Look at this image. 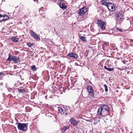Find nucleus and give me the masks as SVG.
<instances>
[{
	"mask_svg": "<svg viewBox=\"0 0 133 133\" xmlns=\"http://www.w3.org/2000/svg\"><path fill=\"white\" fill-rule=\"evenodd\" d=\"M109 110V106L105 104L100 106L98 108L97 115V116L102 115L104 113L107 112Z\"/></svg>",
	"mask_w": 133,
	"mask_h": 133,
	"instance_id": "f257e3e1",
	"label": "nucleus"
},
{
	"mask_svg": "<svg viewBox=\"0 0 133 133\" xmlns=\"http://www.w3.org/2000/svg\"><path fill=\"white\" fill-rule=\"evenodd\" d=\"M28 123H19L17 125L18 129L20 130L26 131L28 129Z\"/></svg>",
	"mask_w": 133,
	"mask_h": 133,
	"instance_id": "f03ea898",
	"label": "nucleus"
},
{
	"mask_svg": "<svg viewBox=\"0 0 133 133\" xmlns=\"http://www.w3.org/2000/svg\"><path fill=\"white\" fill-rule=\"evenodd\" d=\"M6 60L9 61H13L15 64L20 62V58L18 57L12 55L11 56L10 54H9V57Z\"/></svg>",
	"mask_w": 133,
	"mask_h": 133,
	"instance_id": "7ed1b4c3",
	"label": "nucleus"
},
{
	"mask_svg": "<svg viewBox=\"0 0 133 133\" xmlns=\"http://www.w3.org/2000/svg\"><path fill=\"white\" fill-rule=\"evenodd\" d=\"M97 24L98 26L100 27L102 30H103L105 29L106 24L104 22L99 19L98 21Z\"/></svg>",
	"mask_w": 133,
	"mask_h": 133,
	"instance_id": "20e7f679",
	"label": "nucleus"
},
{
	"mask_svg": "<svg viewBox=\"0 0 133 133\" xmlns=\"http://www.w3.org/2000/svg\"><path fill=\"white\" fill-rule=\"evenodd\" d=\"M87 90L88 92L89 95L92 97H94V91L92 86L89 85L87 87Z\"/></svg>",
	"mask_w": 133,
	"mask_h": 133,
	"instance_id": "39448f33",
	"label": "nucleus"
},
{
	"mask_svg": "<svg viewBox=\"0 0 133 133\" xmlns=\"http://www.w3.org/2000/svg\"><path fill=\"white\" fill-rule=\"evenodd\" d=\"M87 9L85 7H83L78 12V14L79 15L81 16H83L87 12Z\"/></svg>",
	"mask_w": 133,
	"mask_h": 133,
	"instance_id": "423d86ee",
	"label": "nucleus"
},
{
	"mask_svg": "<svg viewBox=\"0 0 133 133\" xmlns=\"http://www.w3.org/2000/svg\"><path fill=\"white\" fill-rule=\"evenodd\" d=\"M115 16L116 17L117 20L118 21H120L122 20V19L123 17V14L121 12L114 13Z\"/></svg>",
	"mask_w": 133,
	"mask_h": 133,
	"instance_id": "0eeeda50",
	"label": "nucleus"
},
{
	"mask_svg": "<svg viewBox=\"0 0 133 133\" xmlns=\"http://www.w3.org/2000/svg\"><path fill=\"white\" fill-rule=\"evenodd\" d=\"M30 33L31 36L33 37L35 39L38 40L40 39V37L38 35L31 30H30Z\"/></svg>",
	"mask_w": 133,
	"mask_h": 133,
	"instance_id": "6e6552de",
	"label": "nucleus"
},
{
	"mask_svg": "<svg viewBox=\"0 0 133 133\" xmlns=\"http://www.w3.org/2000/svg\"><path fill=\"white\" fill-rule=\"evenodd\" d=\"M69 121L72 125L77 127L79 123L78 121L76 120L74 118L71 117L69 120Z\"/></svg>",
	"mask_w": 133,
	"mask_h": 133,
	"instance_id": "1a4fd4ad",
	"label": "nucleus"
},
{
	"mask_svg": "<svg viewBox=\"0 0 133 133\" xmlns=\"http://www.w3.org/2000/svg\"><path fill=\"white\" fill-rule=\"evenodd\" d=\"M67 56L68 57H72L73 59H77L78 57L77 55L73 52L69 53L67 55Z\"/></svg>",
	"mask_w": 133,
	"mask_h": 133,
	"instance_id": "9d476101",
	"label": "nucleus"
},
{
	"mask_svg": "<svg viewBox=\"0 0 133 133\" xmlns=\"http://www.w3.org/2000/svg\"><path fill=\"white\" fill-rule=\"evenodd\" d=\"M5 15H2L0 14V22H2L3 21H5L9 19V17L7 16L6 17V18H4L5 17Z\"/></svg>",
	"mask_w": 133,
	"mask_h": 133,
	"instance_id": "9b49d317",
	"label": "nucleus"
},
{
	"mask_svg": "<svg viewBox=\"0 0 133 133\" xmlns=\"http://www.w3.org/2000/svg\"><path fill=\"white\" fill-rule=\"evenodd\" d=\"M70 128V125H67L66 126H64V127L61 129V131L62 133H64L66 130L69 129Z\"/></svg>",
	"mask_w": 133,
	"mask_h": 133,
	"instance_id": "f8f14e48",
	"label": "nucleus"
},
{
	"mask_svg": "<svg viewBox=\"0 0 133 133\" xmlns=\"http://www.w3.org/2000/svg\"><path fill=\"white\" fill-rule=\"evenodd\" d=\"M114 5L111 3H109L107 6L109 10H113L114 9Z\"/></svg>",
	"mask_w": 133,
	"mask_h": 133,
	"instance_id": "ddd939ff",
	"label": "nucleus"
},
{
	"mask_svg": "<svg viewBox=\"0 0 133 133\" xmlns=\"http://www.w3.org/2000/svg\"><path fill=\"white\" fill-rule=\"evenodd\" d=\"M102 5H105L106 6L108 5L109 3L106 1V0H102L101 2Z\"/></svg>",
	"mask_w": 133,
	"mask_h": 133,
	"instance_id": "4468645a",
	"label": "nucleus"
},
{
	"mask_svg": "<svg viewBox=\"0 0 133 133\" xmlns=\"http://www.w3.org/2000/svg\"><path fill=\"white\" fill-rule=\"evenodd\" d=\"M60 7L62 9H65L66 8V7L65 4L63 3H60Z\"/></svg>",
	"mask_w": 133,
	"mask_h": 133,
	"instance_id": "2eb2a0df",
	"label": "nucleus"
},
{
	"mask_svg": "<svg viewBox=\"0 0 133 133\" xmlns=\"http://www.w3.org/2000/svg\"><path fill=\"white\" fill-rule=\"evenodd\" d=\"M11 39L13 42L18 43L19 39L18 38H17L16 37H13Z\"/></svg>",
	"mask_w": 133,
	"mask_h": 133,
	"instance_id": "dca6fc26",
	"label": "nucleus"
},
{
	"mask_svg": "<svg viewBox=\"0 0 133 133\" xmlns=\"http://www.w3.org/2000/svg\"><path fill=\"white\" fill-rule=\"evenodd\" d=\"M79 38L81 40L83 41L84 42L87 41L86 38L85 37H83V36H81L79 37Z\"/></svg>",
	"mask_w": 133,
	"mask_h": 133,
	"instance_id": "f3484780",
	"label": "nucleus"
},
{
	"mask_svg": "<svg viewBox=\"0 0 133 133\" xmlns=\"http://www.w3.org/2000/svg\"><path fill=\"white\" fill-rule=\"evenodd\" d=\"M58 110L59 112L61 113L62 115H63L64 114V112L62 109L61 108L59 107L58 108Z\"/></svg>",
	"mask_w": 133,
	"mask_h": 133,
	"instance_id": "a211bd4d",
	"label": "nucleus"
},
{
	"mask_svg": "<svg viewBox=\"0 0 133 133\" xmlns=\"http://www.w3.org/2000/svg\"><path fill=\"white\" fill-rule=\"evenodd\" d=\"M104 68L105 69L110 71H113L114 70L113 68H107L106 66H104Z\"/></svg>",
	"mask_w": 133,
	"mask_h": 133,
	"instance_id": "6ab92c4d",
	"label": "nucleus"
},
{
	"mask_svg": "<svg viewBox=\"0 0 133 133\" xmlns=\"http://www.w3.org/2000/svg\"><path fill=\"white\" fill-rule=\"evenodd\" d=\"M18 91L20 93H23L25 92V90L24 88L23 89H20L18 90Z\"/></svg>",
	"mask_w": 133,
	"mask_h": 133,
	"instance_id": "aec40b11",
	"label": "nucleus"
},
{
	"mask_svg": "<svg viewBox=\"0 0 133 133\" xmlns=\"http://www.w3.org/2000/svg\"><path fill=\"white\" fill-rule=\"evenodd\" d=\"M34 44L33 43H28L26 44V45L27 46H28L29 47H31Z\"/></svg>",
	"mask_w": 133,
	"mask_h": 133,
	"instance_id": "412c9836",
	"label": "nucleus"
},
{
	"mask_svg": "<svg viewBox=\"0 0 133 133\" xmlns=\"http://www.w3.org/2000/svg\"><path fill=\"white\" fill-rule=\"evenodd\" d=\"M31 69L33 71H36V66L34 65L31 66Z\"/></svg>",
	"mask_w": 133,
	"mask_h": 133,
	"instance_id": "4be33fe9",
	"label": "nucleus"
},
{
	"mask_svg": "<svg viewBox=\"0 0 133 133\" xmlns=\"http://www.w3.org/2000/svg\"><path fill=\"white\" fill-rule=\"evenodd\" d=\"M65 114L66 115H69L70 114V112L68 111V109L66 110L65 111Z\"/></svg>",
	"mask_w": 133,
	"mask_h": 133,
	"instance_id": "5701e85b",
	"label": "nucleus"
},
{
	"mask_svg": "<svg viewBox=\"0 0 133 133\" xmlns=\"http://www.w3.org/2000/svg\"><path fill=\"white\" fill-rule=\"evenodd\" d=\"M104 86L105 88V91H108V89L107 86L106 84H104Z\"/></svg>",
	"mask_w": 133,
	"mask_h": 133,
	"instance_id": "b1692460",
	"label": "nucleus"
},
{
	"mask_svg": "<svg viewBox=\"0 0 133 133\" xmlns=\"http://www.w3.org/2000/svg\"><path fill=\"white\" fill-rule=\"evenodd\" d=\"M53 115L52 114L50 113H48L47 114H46V116H50V117H52V116H53Z\"/></svg>",
	"mask_w": 133,
	"mask_h": 133,
	"instance_id": "393cba45",
	"label": "nucleus"
},
{
	"mask_svg": "<svg viewBox=\"0 0 133 133\" xmlns=\"http://www.w3.org/2000/svg\"><path fill=\"white\" fill-rule=\"evenodd\" d=\"M127 67H125V66H123L122 67V70H125L126 68H127Z\"/></svg>",
	"mask_w": 133,
	"mask_h": 133,
	"instance_id": "a878e982",
	"label": "nucleus"
},
{
	"mask_svg": "<svg viewBox=\"0 0 133 133\" xmlns=\"http://www.w3.org/2000/svg\"><path fill=\"white\" fill-rule=\"evenodd\" d=\"M122 62H123L124 64H125L126 61H125L123 59H122Z\"/></svg>",
	"mask_w": 133,
	"mask_h": 133,
	"instance_id": "bb28decb",
	"label": "nucleus"
},
{
	"mask_svg": "<svg viewBox=\"0 0 133 133\" xmlns=\"http://www.w3.org/2000/svg\"><path fill=\"white\" fill-rule=\"evenodd\" d=\"M117 29L119 30V31L120 32H121L122 31V29H119V28H117Z\"/></svg>",
	"mask_w": 133,
	"mask_h": 133,
	"instance_id": "cd10ccee",
	"label": "nucleus"
},
{
	"mask_svg": "<svg viewBox=\"0 0 133 133\" xmlns=\"http://www.w3.org/2000/svg\"><path fill=\"white\" fill-rule=\"evenodd\" d=\"M57 0H53V1L54 2H55L57 1Z\"/></svg>",
	"mask_w": 133,
	"mask_h": 133,
	"instance_id": "c85d7f7f",
	"label": "nucleus"
},
{
	"mask_svg": "<svg viewBox=\"0 0 133 133\" xmlns=\"http://www.w3.org/2000/svg\"><path fill=\"white\" fill-rule=\"evenodd\" d=\"M3 74V73L2 72H0V75H2Z\"/></svg>",
	"mask_w": 133,
	"mask_h": 133,
	"instance_id": "c756f323",
	"label": "nucleus"
},
{
	"mask_svg": "<svg viewBox=\"0 0 133 133\" xmlns=\"http://www.w3.org/2000/svg\"><path fill=\"white\" fill-rule=\"evenodd\" d=\"M118 69L119 70H120V71L122 70V69H120V68H118Z\"/></svg>",
	"mask_w": 133,
	"mask_h": 133,
	"instance_id": "7c9ffc66",
	"label": "nucleus"
},
{
	"mask_svg": "<svg viewBox=\"0 0 133 133\" xmlns=\"http://www.w3.org/2000/svg\"><path fill=\"white\" fill-rule=\"evenodd\" d=\"M130 40H131V41H133V39H130Z\"/></svg>",
	"mask_w": 133,
	"mask_h": 133,
	"instance_id": "2f4dec72",
	"label": "nucleus"
},
{
	"mask_svg": "<svg viewBox=\"0 0 133 133\" xmlns=\"http://www.w3.org/2000/svg\"><path fill=\"white\" fill-rule=\"evenodd\" d=\"M131 45V46H133V45Z\"/></svg>",
	"mask_w": 133,
	"mask_h": 133,
	"instance_id": "473e14b6",
	"label": "nucleus"
},
{
	"mask_svg": "<svg viewBox=\"0 0 133 133\" xmlns=\"http://www.w3.org/2000/svg\"><path fill=\"white\" fill-rule=\"evenodd\" d=\"M102 34H104V33L103 32L102 33Z\"/></svg>",
	"mask_w": 133,
	"mask_h": 133,
	"instance_id": "72a5a7b5",
	"label": "nucleus"
},
{
	"mask_svg": "<svg viewBox=\"0 0 133 133\" xmlns=\"http://www.w3.org/2000/svg\"><path fill=\"white\" fill-rule=\"evenodd\" d=\"M110 15H111V14H110Z\"/></svg>",
	"mask_w": 133,
	"mask_h": 133,
	"instance_id": "f704fd0d",
	"label": "nucleus"
}]
</instances>
